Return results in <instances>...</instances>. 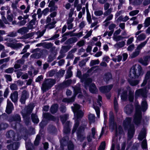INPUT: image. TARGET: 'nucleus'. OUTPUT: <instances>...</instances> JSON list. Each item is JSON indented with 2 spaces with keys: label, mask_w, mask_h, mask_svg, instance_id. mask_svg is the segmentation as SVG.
Masks as SVG:
<instances>
[{
  "label": "nucleus",
  "mask_w": 150,
  "mask_h": 150,
  "mask_svg": "<svg viewBox=\"0 0 150 150\" xmlns=\"http://www.w3.org/2000/svg\"><path fill=\"white\" fill-rule=\"evenodd\" d=\"M143 74L142 69L141 66L138 65L137 70L136 68V65H133L130 69L129 74V78L128 79V82L130 85L132 86H134L138 84L139 80L133 79H137L140 76H142Z\"/></svg>",
  "instance_id": "f257e3e1"
},
{
  "label": "nucleus",
  "mask_w": 150,
  "mask_h": 150,
  "mask_svg": "<svg viewBox=\"0 0 150 150\" xmlns=\"http://www.w3.org/2000/svg\"><path fill=\"white\" fill-rule=\"evenodd\" d=\"M71 108L74 114H76L77 117L76 120L75 121V124L72 131V133H74L76 130L79 125V119L83 116V113L81 110H79L80 106L77 104H74V106H72Z\"/></svg>",
  "instance_id": "f03ea898"
},
{
  "label": "nucleus",
  "mask_w": 150,
  "mask_h": 150,
  "mask_svg": "<svg viewBox=\"0 0 150 150\" xmlns=\"http://www.w3.org/2000/svg\"><path fill=\"white\" fill-rule=\"evenodd\" d=\"M131 118L127 117L123 123V126L125 128H129L128 132V137L129 139H131L133 137L135 131L134 125L131 124Z\"/></svg>",
  "instance_id": "7ed1b4c3"
},
{
  "label": "nucleus",
  "mask_w": 150,
  "mask_h": 150,
  "mask_svg": "<svg viewBox=\"0 0 150 150\" xmlns=\"http://www.w3.org/2000/svg\"><path fill=\"white\" fill-rule=\"evenodd\" d=\"M56 80L52 79H45L42 84V89L44 92L50 89L55 83Z\"/></svg>",
  "instance_id": "20e7f679"
},
{
  "label": "nucleus",
  "mask_w": 150,
  "mask_h": 150,
  "mask_svg": "<svg viewBox=\"0 0 150 150\" xmlns=\"http://www.w3.org/2000/svg\"><path fill=\"white\" fill-rule=\"evenodd\" d=\"M114 118L113 113L112 112H110V127L112 129L115 128L116 134L117 135L119 134L122 133V130L121 126H119L118 127H117L116 123L114 122Z\"/></svg>",
  "instance_id": "39448f33"
},
{
  "label": "nucleus",
  "mask_w": 150,
  "mask_h": 150,
  "mask_svg": "<svg viewBox=\"0 0 150 150\" xmlns=\"http://www.w3.org/2000/svg\"><path fill=\"white\" fill-rule=\"evenodd\" d=\"M142 119V112L140 106L139 105L136 106V112L134 117L133 122L135 124L138 125L141 123Z\"/></svg>",
  "instance_id": "423d86ee"
},
{
  "label": "nucleus",
  "mask_w": 150,
  "mask_h": 150,
  "mask_svg": "<svg viewBox=\"0 0 150 150\" xmlns=\"http://www.w3.org/2000/svg\"><path fill=\"white\" fill-rule=\"evenodd\" d=\"M83 124V125L82 126H80L76 132L77 138L81 141H82L85 138V135L83 134V131L86 126V122L84 121Z\"/></svg>",
  "instance_id": "0eeeda50"
},
{
  "label": "nucleus",
  "mask_w": 150,
  "mask_h": 150,
  "mask_svg": "<svg viewBox=\"0 0 150 150\" xmlns=\"http://www.w3.org/2000/svg\"><path fill=\"white\" fill-rule=\"evenodd\" d=\"M9 120L12 126L15 129L17 128L18 125H19V123L21 121V118L19 115H16L11 117Z\"/></svg>",
  "instance_id": "6e6552de"
},
{
  "label": "nucleus",
  "mask_w": 150,
  "mask_h": 150,
  "mask_svg": "<svg viewBox=\"0 0 150 150\" xmlns=\"http://www.w3.org/2000/svg\"><path fill=\"white\" fill-rule=\"evenodd\" d=\"M81 72L79 71H78L77 73V76L79 78H81V82H84L85 86L86 88H87V86L92 82V79L91 78H86V74L83 75V77L81 78Z\"/></svg>",
  "instance_id": "1a4fd4ad"
},
{
  "label": "nucleus",
  "mask_w": 150,
  "mask_h": 150,
  "mask_svg": "<svg viewBox=\"0 0 150 150\" xmlns=\"http://www.w3.org/2000/svg\"><path fill=\"white\" fill-rule=\"evenodd\" d=\"M74 96L70 98H64L63 100V101L67 103H70L74 102V98L76 95L80 92V88L79 85V86H75L74 88Z\"/></svg>",
  "instance_id": "9d476101"
},
{
  "label": "nucleus",
  "mask_w": 150,
  "mask_h": 150,
  "mask_svg": "<svg viewBox=\"0 0 150 150\" xmlns=\"http://www.w3.org/2000/svg\"><path fill=\"white\" fill-rule=\"evenodd\" d=\"M147 93V91L146 88H140L137 89L135 92V97L136 98H137L140 96L144 98L146 97Z\"/></svg>",
  "instance_id": "9b49d317"
},
{
  "label": "nucleus",
  "mask_w": 150,
  "mask_h": 150,
  "mask_svg": "<svg viewBox=\"0 0 150 150\" xmlns=\"http://www.w3.org/2000/svg\"><path fill=\"white\" fill-rule=\"evenodd\" d=\"M101 100L102 97L100 96H99L97 103H95L93 104V108L96 110L97 116L98 117H99L100 116V112L99 107L101 105Z\"/></svg>",
  "instance_id": "f8f14e48"
},
{
  "label": "nucleus",
  "mask_w": 150,
  "mask_h": 150,
  "mask_svg": "<svg viewBox=\"0 0 150 150\" xmlns=\"http://www.w3.org/2000/svg\"><path fill=\"white\" fill-rule=\"evenodd\" d=\"M34 107L33 105H30L26 107L24 110L22 112V115L24 119L26 117L28 114H30L32 112Z\"/></svg>",
  "instance_id": "ddd939ff"
},
{
  "label": "nucleus",
  "mask_w": 150,
  "mask_h": 150,
  "mask_svg": "<svg viewBox=\"0 0 150 150\" xmlns=\"http://www.w3.org/2000/svg\"><path fill=\"white\" fill-rule=\"evenodd\" d=\"M6 136L8 138H12L13 140H18L21 139V137L18 135L15 136L14 132L10 130L7 132L6 134Z\"/></svg>",
  "instance_id": "4468645a"
},
{
  "label": "nucleus",
  "mask_w": 150,
  "mask_h": 150,
  "mask_svg": "<svg viewBox=\"0 0 150 150\" xmlns=\"http://www.w3.org/2000/svg\"><path fill=\"white\" fill-rule=\"evenodd\" d=\"M121 94V99L122 100H125L127 99V91L124 90L123 88L119 89L118 91V96H119Z\"/></svg>",
  "instance_id": "2eb2a0df"
},
{
  "label": "nucleus",
  "mask_w": 150,
  "mask_h": 150,
  "mask_svg": "<svg viewBox=\"0 0 150 150\" xmlns=\"http://www.w3.org/2000/svg\"><path fill=\"white\" fill-rule=\"evenodd\" d=\"M113 87L112 84H110L107 86H102L99 88L100 92L103 93L109 92Z\"/></svg>",
  "instance_id": "dca6fc26"
},
{
  "label": "nucleus",
  "mask_w": 150,
  "mask_h": 150,
  "mask_svg": "<svg viewBox=\"0 0 150 150\" xmlns=\"http://www.w3.org/2000/svg\"><path fill=\"white\" fill-rule=\"evenodd\" d=\"M150 61V56L144 57L143 58H140L139 60V62L144 66H147Z\"/></svg>",
  "instance_id": "f3484780"
},
{
  "label": "nucleus",
  "mask_w": 150,
  "mask_h": 150,
  "mask_svg": "<svg viewBox=\"0 0 150 150\" xmlns=\"http://www.w3.org/2000/svg\"><path fill=\"white\" fill-rule=\"evenodd\" d=\"M134 107L131 104L127 105L124 108V111L127 114H131L133 112Z\"/></svg>",
  "instance_id": "a211bd4d"
},
{
  "label": "nucleus",
  "mask_w": 150,
  "mask_h": 150,
  "mask_svg": "<svg viewBox=\"0 0 150 150\" xmlns=\"http://www.w3.org/2000/svg\"><path fill=\"white\" fill-rule=\"evenodd\" d=\"M13 109V106L12 103L9 100L7 101V104L6 111L7 113L9 114L12 112Z\"/></svg>",
  "instance_id": "6ab92c4d"
},
{
  "label": "nucleus",
  "mask_w": 150,
  "mask_h": 150,
  "mask_svg": "<svg viewBox=\"0 0 150 150\" xmlns=\"http://www.w3.org/2000/svg\"><path fill=\"white\" fill-rule=\"evenodd\" d=\"M29 94L25 90H24L22 92L21 96L20 99V102L22 104L25 103L26 100L28 98Z\"/></svg>",
  "instance_id": "aec40b11"
},
{
  "label": "nucleus",
  "mask_w": 150,
  "mask_h": 150,
  "mask_svg": "<svg viewBox=\"0 0 150 150\" xmlns=\"http://www.w3.org/2000/svg\"><path fill=\"white\" fill-rule=\"evenodd\" d=\"M19 146L18 142L14 143L13 144H10L7 146V148L9 150H16Z\"/></svg>",
  "instance_id": "412c9836"
},
{
  "label": "nucleus",
  "mask_w": 150,
  "mask_h": 150,
  "mask_svg": "<svg viewBox=\"0 0 150 150\" xmlns=\"http://www.w3.org/2000/svg\"><path fill=\"white\" fill-rule=\"evenodd\" d=\"M18 97V93L16 91L11 93L10 98L11 100L13 102H16L17 101Z\"/></svg>",
  "instance_id": "4be33fe9"
},
{
  "label": "nucleus",
  "mask_w": 150,
  "mask_h": 150,
  "mask_svg": "<svg viewBox=\"0 0 150 150\" xmlns=\"http://www.w3.org/2000/svg\"><path fill=\"white\" fill-rule=\"evenodd\" d=\"M126 88L127 90L129 91L128 96L129 100L131 102H132L134 99V91L131 90L129 87H127Z\"/></svg>",
  "instance_id": "5701e85b"
},
{
  "label": "nucleus",
  "mask_w": 150,
  "mask_h": 150,
  "mask_svg": "<svg viewBox=\"0 0 150 150\" xmlns=\"http://www.w3.org/2000/svg\"><path fill=\"white\" fill-rule=\"evenodd\" d=\"M69 139V138L68 137H64V138L61 140L60 141L61 146L60 148L61 149V150H63V147L65 146L67 143V141Z\"/></svg>",
  "instance_id": "b1692460"
},
{
  "label": "nucleus",
  "mask_w": 150,
  "mask_h": 150,
  "mask_svg": "<svg viewBox=\"0 0 150 150\" xmlns=\"http://www.w3.org/2000/svg\"><path fill=\"white\" fill-rule=\"evenodd\" d=\"M89 90L90 92L93 93H96L98 91V89L96 88V86L94 83H91L89 87Z\"/></svg>",
  "instance_id": "393cba45"
},
{
  "label": "nucleus",
  "mask_w": 150,
  "mask_h": 150,
  "mask_svg": "<svg viewBox=\"0 0 150 150\" xmlns=\"http://www.w3.org/2000/svg\"><path fill=\"white\" fill-rule=\"evenodd\" d=\"M43 116L45 119L48 120H51L53 121L55 120L56 118L53 116L51 115L50 114L46 112L43 114Z\"/></svg>",
  "instance_id": "a878e982"
},
{
  "label": "nucleus",
  "mask_w": 150,
  "mask_h": 150,
  "mask_svg": "<svg viewBox=\"0 0 150 150\" xmlns=\"http://www.w3.org/2000/svg\"><path fill=\"white\" fill-rule=\"evenodd\" d=\"M69 121H67L64 125H63L64 126L63 132L65 134H67L70 131V129L69 127Z\"/></svg>",
  "instance_id": "bb28decb"
},
{
  "label": "nucleus",
  "mask_w": 150,
  "mask_h": 150,
  "mask_svg": "<svg viewBox=\"0 0 150 150\" xmlns=\"http://www.w3.org/2000/svg\"><path fill=\"white\" fill-rule=\"evenodd\" d=\"M146 132L144 129H142L138 137V139L139 140L141 141L146 137Z\"/></svg>",
  "instance_id": "cd10ccee"
},
{
  "label": "nucleus",
  "mask_w": 150,
  "mask_h": 150,
  "mask_svg": "<svg viewBox=\"0 0 150 150\" xmlns=\"http://www.w3.org/2000/svg\"><path fill=\"white\" fill-rule=\"evenodd\" d=\"M112 79V75L110 73H108L105 74L103 79L105 81L107 82Z\"/></svg>",
  "instance_id": "c85d7f7f"
},
{
  "label": "nucleus",
  "mask_w": 150,
  "mask_h": 150,
  "mask_svg": "<svg viewBox=\"0 0 150 150\" xmlns=\"http://www.w3.org/2000/svg\"><path fill=\"white\" fill-rule=\"evenodd\" d=\"M141 107L143 111H145L147 109L148 104L145 100H143L141 103Z\"/></svg>",
  "instance_id": "c756f323"
},
{
  "label": "nucleus",
  "mask_w": 150,
  "mask_h": 150,
  "mask_svg": "<svg viewBox=\"0 0 150 150\" xmlns=\"http://www.w3.org/2000/svg\"><path fill=\"white\" fill-rule=\"evenodd\" d=\"M149 39V38H148L146 41L142 42L141 43L139 44L137 47V50H138L140 51V50H141L143 47L145 46L147 43Z\"/></svg>",
  "instance_id": "7c9ffc66"
},
{
  "label": "nucleus",
  "mask_w": 150,
  "mask_h": 150,
  "mask_svg": "<svg viewBox=\"0 0 150 150\" xmlns=\"http://www.w3.org/2000/svg\"><path fill=\"white\" fill-rule=\"evenodd\" d=\"M69 117L68 114H65L62 115H61L60 116V120L63 125H64L66 122V121L67 119Z\"/></svg>",
  "instance_id": "2f4dec72"
},
{
  "label": "nucleus",
  "mask_w": 150,
  "mask_h": 150,
  "mask_svg": "<svg viewBox=\"0 0 150 150\" xmlns=\"http://www.w3.org/2000/svg\"><path fill=\"white\" fill-rule=\"evenodd\" d=\"M28 29L25 27H23L20 28L18 30V32L23 35L28 32Z\"/></svg>",
  "instance_id": "473e14b6"
},
{
  "label": "nucleus",
  "mask_w": 150,
  "mask_h": 150,
  "mask_svg": "<svg viewBox=\"0 0 150 150\" xmlns=\"http://www.w3.org/2000/svg\"><path fill=\"white\" fill-rule=\"evenodd\" d=\"M71 47L70 45L63 46L61 48V52L62 53H65L67 52Z\"/></svg>",
  "instance_id": "72a5a7b5"
},
{
  "label": "nucleus",
  "mask_w": 150,
  "mask_h": 150,
  "mask_svg": "<svg viewBox=\"0 0 150 150\" xmlns=\"http://www.w3.org/2000/svg\"><path fill=\"white\" fill-rule=\"evenodd\" d=\"M35 19H33L30 21V24L28 26L29 29H33L36 26V25H35Z\"/></svg>",
  "instance_id": "f704fd0d"
},
{
  "label": "nucleus",
  "mask_w": 150,
  "mask_h": 150,
  "mask_svg": "<svg viewBox=\"0 0 150 150\" xmlns=\"http://www.w3.org/2000/svg\"><path fill=\"white\" fill-rule=\"evenodd\" d=\"M0 14L1 16V19L2 20L4 23L6 24H9V22L7 21V19L4 16L5 15V12L4 11H1Z\"/></svg>",
  "instance_id": "c9c22d12"
},
{
  "label": "nucleus",
  "mask_w": 150,
  "mask_h": 150,
  "mask_svg": "<svg viewBox=\"0 0 150 150\" xmlns=\"http://www.w3.org/2000/svg\"><path fill=\"white\" fill-rule=\"evenodd\" d=\"M56 22L55 21L54 19L53 18L52 21L48 24L47 25V28L49 29H51L54 28L55 27L54 25L56 23Z\"/></svg>",
  "instance_id": "e433bc0d"
},
{
  "label": "nucleus",
  "mask_w": 150,
  "mask_h": 150,
  "mask_svg": "<svg viewBox=\"0 0 150 150\" xmlns=\"http://www.w3.org/2000/svg\"><path fill=\"white\" fill-rule=\"evenodd\" d=\"M125 44V42L124 41H122L117 43L115 45V47L117 48H120L123 47Z\"/></svg>",
  "instance_id": "4c0bfd02"
},
{
  "label": "nucleus",
  "mask_w": 150,
  "mask_h": 150,
  "mask_svg": "<svg viewBox=\"0 0 150 150\" xmlns=\"http://www.w3.org/2000/svg\"><path fill=\"white\" fill-rule=\"evenodd\" d=\"M31 118L33 122L36 123H38L39 122V120L37 115L35 114H32L31 115Z\"/></svg>",
  "instance_id": "58836bf2"
},
{
  "label": "nucleus",
  "mask_w": 150,
  "mask_h": 150,
  "mask_svg": "<svg viewBox=\"0 0 150 150\" xmlns=\"http://www.w3.org/2000/svg\"><path fill=\"white\" fill-rule=\"evenodd\" d=\"M58 105L57 104H55L52 105L51 108V112L52 113H55L57 110Z\"/></svg>",
  "instance_id": "ea45409f"
},
{
  "label": "nucleus",
  "mask_w": 150,
  "mask_h": 150,
  "mask_svg": "<svg viewBox=\"0 0 150 150\" xmlns=\"http://www.w3.org/2000/svg\"><path fill=\"white\" fill-rule=\"evenodd\" d=\"M146 37V35L142 33L137 37V39L139 41H142L145 39Z\"/></svg>",
  "instance_id": "a19ab883"
},
{
  "label": "nucleus",
  "mask_w": 150,
  "mask_h": 150,
  "mask_svg": "<svg viewBox=\"0 0 150 150\" xmlns=\"http://www.w3.org/2000/svg\"><path fill=\"white\" fill-rule=\"evenodd\" d=\"M95 117L94 114H90L88 115V119L90 123H93L95 121Z\"/></svg>",
  "instance_id": "79ce46f5"
},
{
  "label": "nucleus",
  "mask_w": 150,
  "mask_h": 150,
  "mask_svg": "<svg viewBox=\"0 0 150 150\" xmlns=\"http://www.w3.org/2000/svg\"><path fill=\"white\" fill-rule=\"evenodd\" d=\"M129 37V36L127 37H123L121 35H119L115 37L114 38V40L116 41L117 42L125 38H127Z\"/></svg>",
  "instance_id": "37998d69"
},
{
  "label": "nucleus",
  "mask_w": 150,
  "mask_h": 150,
  "mask_svg": "<svg viewBox=\"0 0 150 150\" xmlns=\"http://www.w3.org/2000/svg\"><path fill=\"white\" fill-rule=\"evenodd\" d=\"M144 25L145 28L147 27L150 25V17H147L145 19Z\"/></svg>",
  "instance_id": "c03bdc74"
},
{
  "label": "nucleus",
  "mask_w": 150,
  "mask_h": 150,
  "mask_svg": "<svg viewBox=\"0 0 150 150\" xmlns=\"http://www.w3.org/2000/svg\"><path fill=\"white\" fill-rule=\"evenodd\" d=\"M129 19V18L128 16H125L124 18H123L122 16H120L117 19V21H123L126 22Z\"/></svg>",
  "instance_id": "a18cd8bd"
},
{
  "label": "nucleus",
  "mask_w": 150,
  "mask_h": 150,
  "mask_svg": "<svg viewBox=\"0 0 150 150\" xmlns=\"http://www.w3.org/2000/svg\"><path fill=\"white\" fill-rule=\"evenodd\" d=\"M34 35L33 33L27 34L23 36L21 39H26L32 37Z\"/></svg>",
  "instance_id": "49530a36"
},
{
  "label": "nucleus",
  "mask_w": 150,
  "mask_h": 150,
  "mask_svg": "<svg viewBox=\"0 0 150 150\" xmlns=\"http://www.w3.org/2000/svg\"><path fill=\"white\" fill-rule=\"evenodd\" d=\"M99 63L100 61L98 59L92 60L90 62V65L91 66H92L98 64Z\"/></svg>",
  "instance_id": "de8ad7c7"
},
{
  "label": "nucleus",
  "mask_w": 150,
  "mask_h": 150,
  "mask_svg": "<svg viewBox=\"0 0 150 150\" xmlns=\"http://www.w3.org/2000/svg\"><path fill=\"white\" fill-rule=\"evenodd\" d=\"M140 51L136 49L135 52H133L131 55V57L132 58H134L137 56L139 54Z\"/></svg>",
  "instance_id": "09e8293b"
},
{
  "label": "nucleus",
  "mask_w": 150,
  "mask_h": 150,
  "mask_svg": "<svg viewBox=\"0 0 150 150\" xmlns=\"http://www.w3.org/2000/svg\"><path fill=\"white\" fill-rule=\"evenodd\" d=\"M10 88L12 90H16L18 89L17 85L14 83L11 84L10 86Z\"/></svg>",
  "instance_id": "8fccbe9b"
},
{
  "label": "nucleus",
  "mask_w": 150,
  "mask_h": 150,
  "mask_svg": "<svg viewBox=\"0 0 150 150\" xmlns=\"http://www.w3.org/2000/svg\"><path fill=\"white\" fill-rule=\"evenodd\" d=\"M91 134L93 137L94 138H96V136L97 135V132L96 129L94 127L91 129Z\"/></svg>",
  "instance_id": "3c124183"
},
{
  "label": "nucleus",
  "mask_w": 150,
  "mask_h": 150,
  "mask_svg": "<svg viewBox=\"0 0 150 150\" xmlns=\"http://www.w3.org/2000/svg\"><path fill=\"white\" fill-rule=\"evenodd\" d=\"M142 148L143 149H146L147 148V145L146 140L145 139L144 140L142 144Z\"/></svg>",
  "instance_id": "603ef678"
},
{
  "label": "nucleus",
  "mask_w": 150,
  "mask_h": 150,
  "mask_svg": "<svg viewBox=\"0 0 150 150\" xmlns=\"http://www.w3.org/2000/svg\"><path fill=\"white\" fill-rule=\"evenodd\" d=\"M114 105L115 109L116 111H117L118 109V106L117 99L116 98H115L114 99Z\"/></svg>",
  "instance_id": "864d4df0"
},
{
  "label": "nucleus",
  "mask_w": 150,
  "mask_h": 150,
  "mask_svg": "<svg viewBox=\"0 0 150 150\" xmlns=\"http://www.w3.org/2000/svg\"><path fill=\"white\" fill-rule=\"evenodd\" d=\"M105 142H103L100 146L98 150H104L105 148Z\"/></svg>",
  "instance_id": "5fc2aeb1"
},
{
  "label": "nucleus",
  "mask_w": 150,
  "mask_h": 150,
  "mask_svg": "<svg viewBox=\"0 0 150 150\" xmlns=\"http://www.w3.org/2000/svg\"><path fill=\"white\" fill-rule=\"evenodd\" d=\"M8 127V125L5 123H2L0 125V130L5 129Z\"/></svg>",
  "instance_id": "6e6d98bb"
},
{
  "label": "nucleus",
  "mask_w": 150,
  "mask_h": 150,
  "mask_svg": "<svg viewBox=\"0 0 150 150\" xmlns=\"http://www.w3.org/2000/svg\"><path fill=\"white\" fill-rule=\"evenodd\" d=\"M30 45H26L20 54H22L25 53L27 52V50L28 49Z\"/></svg>",
  "instance_id": "4d7b16f0"
},
{
  "label": "nucleus",
  "mask_w": 150,
  "mask_h": 150,
  "mask_svg": "<svg viewBox=\"0 0 150 150\" xmlns=\"http://www.w3.org/2000/svg\"><path fill=\"white\" fill-rule=\"evenodd\" d=\"M74 145L72 142H69L68 145V148L69 150H73Z\"/></svg>",
  "instance_id": "13d9d810"
},
{
  "label": "nucleus",
  "mask_w": 150,
  "mask_h": 150,
  "mask_svg": "<svg viewBox=\"0 0 150 150\" xmlns=\"http://www.w3.org/2000/svg\"><path fill=\"white\" fill-rule=\"evenodd\" d=\"M27 23V21L25 20L20 21L18 22L17 24L20 26H22L25 25Z\"/></svg>",
  "instance_id": "bf43d9fd"
},
{
  "label": "nucleus",
  "mask_w": 150,
  "mask_h": 150,
  "mask_svg": "<svg viewBox=\"0 0 150 150\" xmlns=\"http://www.w3.org/2000/svg\"><path fill=\"white\" fill-rule=\"evenodd\" d=\"M7 19L8 20L7 21L9 22V24L10 22H11L13 20V15L12 14L7 15Z\"/></svg>",
  "instance_id": "052dcab7"
},
{
  "label": "nucleus",
  "mask_w": 150,
  "mask_h": 150,
  "mask_svg": "<svg viewBox=\"0 0 150 150\" xmlns=\"http://www.w3.org/2000/svg\"><path fill=\"white\" fill-rule=\"evenodd\" d=\"M139 12V11L138 10H134L130 12L129 14L130 16H134L138 14Z\"/></svg>",
  "instance_id": "680f3d73"
},
{
  "label": "nucleus",
  "mask_w": 150,
  "mask_h": 150,
  "mask_svg": "<svg viewBox=\"0 0 150 150\" xmlns=\"http://www.w3.org/2000/svg\"><path fill=\"white\" fill-rule=\"evenodd\" d=\"M17 35V33L16 32H11L8 34L7 36L10 37H15Z\"/></svg>",
  "instance_id": "e2e57ef3"
},
{
  "label": "nucleus",
  "mask_w": 150,
  "mask_h": 150,
  "mask_svg": "<svg viewBox=\"0 0 150 150\" xmlns=\"http://www.w3.org/2000/svg\"><path fill=\"white\" fill-rule=\"evenodd\" d=\"M10 60V57H8L7 58L0 59V64H1L4 62H8Z\"/></svg>",
  "instance_id": "0e129e2a"
},
{
  "label": "nucleus",
  "mask_w": 150,
  "mask_h": 150,
  "mask_svg": "<svg viewBox=\"0 0 150 150\" xmlns=\"http://www.w3.org/2000/svg\"><path fill=\"white\" fill-rule=\"evenodd\" d=\"M92 31V30H91L89 31L88 32L86 35L83 37V38L87 39L90 37L91 35Z\"/></svg>",
  "instance_id": "69168bd1"
},
{
  "label": "nucleus",
  "mask_w": 150,
  "mask_h": 150,
  "mask_svg": "<svg viewBox=\"0 0 150 150\" xmlns=\"http://www.w3.org/2000/svg\"><path fill=\"white\" fill-rule=\"evenodd\" d=\"M40 139V137L39 135H37L34 142V144L35 145H38L39 143V141Z\"/></svg>",
  "instance_id": "338daca9"
},
{
  "label": "nucleus",
  "mask_w": 150,
  "mask_h": 150,
  "mask_svg": "<svg viewBox=\"0 0 150 150\" xmlns=\"http://www.w3.org/2000/svg\"><path fill=\"white\" fill-rule=\"evenodd\" d=\"M145 78L148 80L149 81H150V71H148L147 72Z\"/></svg>",
  "instance_id": "774afa93"
}]
</instances>
